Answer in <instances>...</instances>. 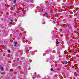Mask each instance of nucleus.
I'll return each instance as SVG.
<instances>
[{
	"instance_id": "nucleus-1",
	"label": "nucleus",
	"mask_w": 79,
	"mask_h": 79,
	"mask_svg": "<svg viewBox=\"0 0 79 79\" xmlns=\"http://www.w3.org/2000/svg\"><path fill=\"white\" fill-rule=\"evenodd\" d=\"M64 63L65 64H68V62H67V61H64Z\"/></svg>"
},
{
	"instance_id": "nucleus-2",
	"label": "nucleus",
	"mask_w": 79,
	"mask_h": 79,
	"mask_svg": "<svg viewBox=\"0 0 79 79\" xmlns=\"http://www.w3.org/2000/svg\"><path fill=\"white\" fill-rule=\"evenodd\" d=\"M10 22H11L10 23V24H12V22H13V21H12V20H11Z\"/></svg>"
},
{
	"instance_id": "nucleus-3",
	"label": "nucleus",
	"mask_w": 79,
	"mask_h": 79,
	"mask_svg": "<svg viewBox=\"0 0 79 79\" xmlns=\"http://www.w3.org/2000/svg\"><path fill=\"white\" fill-rule=\"evenodd\" d=\"M1 71H3V67H1Z\"/></svg>"
},
{
	"instance_id": "nucleus-4",
	"label": "nucleus",
	"mask_w": 79,
	"mask_h": 79,
	"mask_svg": "<svg viewBox=\"0 0 79 79\" xmlns=\"http://www.w3.org/2000/svg\"><path fill=\"white\" fill-rule=\"evenodd\" d=\"M16 0H14L13 2H14V3H16Z\"/></svg>"
},
{
	"instance_id": "nucleus-5",
	"label": "nucleus",
	"mask_w": 79,
	"mask_h": 79,
	"mask_svg": "<svg viewBox=\"0 0 79 79\" xmlns=\"http://www.w3.org/2000/svg\"><path fill=\"white\" fill-rule=\"evenodd\" d=\"M59 43V42H56V44H58Z\"/></svg>"
},
{
	"instance_id": "nucleus-6",
	"label": "nucleus",
	"mask_w": 79,
	"mask_h": 79,
	"mask_svg": "<svg viewBox=\"0 0 79 79\" xmlns=\"http://www.w3.org/2000/svg\"><path fill=\"white\" fill-rule=\"evenodd\" d=\"M69 44H71V41H69V43H68Z\"/></svg>"
},
{
	"instance_id": "nucleus-7",
	"label": "nucleus",
	"mask_w": 79,
	"mask_h": 79,
	"mask_svg": "<svg viewBox=\"0 0 79 79\" xmlns=\"http://www.w3.org/2000/svg\"><path fill=\"white\" fill-rule=\"evenodd\" d=\"M15 45H16V44H17V42H15Z\"/></svg>"
},
{
	"instance_id": "nucleus-8",
	"label": "nucleus",
	"mask_w": 79,
	"mask_h": 79,
	"mask_svg": "<svg viewBox=\"0 0 79 79\" xmlns=\"http://www.w3.org/2000/svg\"><path fill=\"white\" fill-rule=\"evenodd\" d=\"M8 52L9 53H10V50H8Z\"/></svg>"
},
{
	"instance_id": "nucleus-9",
	"label": "nucleus",
	"mask_w": 79,
	"mask_h": 79,
	"mask_svg": "<svg viewBox=\"0 0 79 79\" xmlns=\"http://www.w3.org/2000/svg\"><path fill=\"white\" fill-rule=\"evenodd\" d=\"M51 71H53V69L52 68L51 69Z\"/></svg>"
},
{
	"instance_id": "nucleus-10",
	"label": "nucleus",
	"mask_w": 79,
	"mask_h": 79,
	"mask_svg": "<svg viewBox=\"0 0 79 79\" xmlns=\"http://www.w3.org/2000/svg\"><path fill=\"white\" fill-rule=\"evenodd\" d=\"M45 15H47V13H45Z\"/></svg>"
},
{
	"instance_id": "nucleus-11",
	"label": "nucleus",
	"mask_w": 79,
	"mask_h": 79,
	"mask_svg": "<svg viewBox=\"0 0 79 79\" xmlns=\"http://www.w3.org/2000/svg\"><path fill=\"white\" fill-rule=\"evenodd\" d=\"M14 46H15V47H16V45H14Z\"/></svg>"
},
{
	"instance_id": "nucleus-12",
	"label": "nucleus",
	"mask_w": 79,
	"mask_h": 79,
	"mask_svg": "<svg viewBox=\"0 0 79 79\" xmlns=\"http://www.w3.org/2000/svg\"><path fill=\"white\" fill-rule=\"evenodd\" d=\"M35 77H33V79H35Z\"/></svg>"
},
{
	"instance_id": "nucleus-13",
	"label": "nucleus",
	"mask_w": 79,
	"mask_h": 79,
	"mask_svg": "<svg viewBox=\"0 0 79 79\" xmlns=\"http://www.w3.org/2000/svg\"><path fill=\"white\" fill-rule=\"evenodd\" d=\"M62 5H64V4H62Z\"/></svg>"
}]
</instances>
